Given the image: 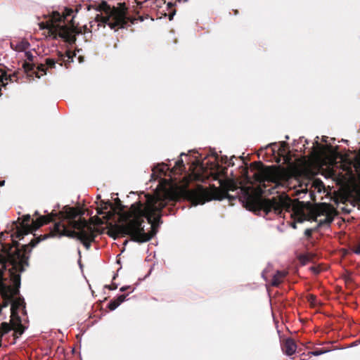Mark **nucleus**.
<instances>
[{
	"instance_id": "nucleus-1",
	"label": "nucleus",
	"mask_w": 360,
	"mask_h": 360,
	"mask_svg": "<svg viewBox=\"0 0 360 360\" xmlns=\"http://www.w3.org/2000/svg\"><path fill=\"white\" fill-rule=\"evenodd\" d=\"M170 200L167 195L156 196L149 198L145 206L140 202L132 204L122 225L124 233L134 242L149 241L158 233L154 221H157L158 226L162 223L161 212Z\"/></svg>"
},
{
	"instance_id": "nucleus-2",
	"label": "nucleus",
	"mask_w": 360,
	"mask_h": 360,
	"mask_svg": "<svg viewBox=\"0 0 360 360\" xmlns=\"http://www.w3.org/2000/svg\"><path fill=\"white\" fill-rule=\"evenodd\" d=\"M238 198L243 206L248 210L255 213L263 211L266 214L274 211L280 213L282 209V202L275 198L271 199L262 198L254 195L248 189L240 188L233 181H228L224 185L223 191H217L211 198L204 199L203 197L195 200L194 205H203L211 200H222L227 198L232 201Z\"/></svg>"
},
{
	"instance_id": "nucleus-3",
	"label": "nucleus",
	"mask_w": 360,
	"mask_h": 360,
	"mask_svg": "<svg viewBox=\"0 0 360 360\" xmlns=\"http://www.w3.org/2000/svg\"><path fill=\"white\" fill-rule=\"evenodd\" d=\"M31 216L29 214L22 216L21 221H13L12 224V230L14 231L11 234L13 245L16 248L14 254L16 260L21 265L20 273L25 271L23 265L28 266L29 254L31 252L32 249L37 246V245L42 240L48 238L49 236H45L42 239L32 240L28 244L22 245L20 248L19 243L17 239L22 240L24 236L28 235L32 231H36L44 224L49 223L52 220V216L44 217L39 215L37 220H33L32 224H30Z\"/></svg>"
},
{
	"instance_id": "nucleus-4",
	"label": "nucleus",
	"mask_w": 360,
	"mask_h": 360,
	"mask_svg": "<svg viewBox=\"0 0 360 360\" xmlns=\"http://www.w3.org/2000/svg\"><path fill=\"white\" fill-rule=\"evenodd\" d=\"M78 213L68 206L64 207L62 213V220L66 221L67 224L61 221L54 223V236L59 238L66 236L79 240L86 249L89 250L91 243L94 240L96 235L94 228L89 224L84 218L77 219Z\"/></svg>"
},
{
	"instance_id": "nucleus-5",
	"label": "nucleus",
	"mask_w": 360,
	"mask_h": 360,
	"mask_svg": "<svg viewBox=\"0 0 360 360\" xmlns=\"http://www.w3.org/2000/svg\"><path fill=\"white\" fill-rule=\"evenodd\" d=\"M97 10L103 11L105 15H97L95 18L96 21L98 22V26L108 25L111 30H115L116 27L119 29H124L127 27L128 22L134 23V20L131 19L124 9H118L117 8H111L106 1H103L98 5Z\"/></svg>"
},
{
	"instance_id": "nucleus-6",
	"label": "nucleus",
	"mask_w": 360,
	"mask_h": 360,
	"mask_svg": "<svg viewBox=\"0 0 360 360\" xmlns=\"http://www.w3.org/2000/svg\"><path fill=\"white\" fill-rule=\"evenodd\" d=\"M51 32L54 39L59 37L69 44H74L76 41V35L78 34L74 28L65 25H57L52 28Z\"/></svg>"
},
{
	"instance_id": "nucleus-7",
	"label": "nucleus",
	"mask_w": 360,
	"mask_h": 360,
	"mask_svg": "<svg viewBox=\"0 0 360 360\" xmlns=\"http://www.w3.org/2000/svg\"><path fill=\"white\" fill-rule=\"evenodd\" d=\"M296 349L297 345L294 340L291 338L286 339L282 347L283 353L287 356H291L295 352Z\"/></svg>"
},
{
	"instance_id": "nucleus-8",
	"label": "nucleus",
	"mask_w": 360,
	"mask_h": 360,
	"mask_svg": "<svg viewBox=\"0 0 360 360\" xmlns=\"http://www.w3.org/2000/svg\"><path fill=\"white\" fill-rule=\"evenodd\" d=\"M11 281L13 285V289L12 290V293L13 295L18 296L20 294V288L21 284V276L20 274H14L12 273L11 275Z\"/></svg>"
},
{
	"instance_id": "nucleus-9",
	"label": "nucleus",
	"mask_w": 360,
	"mask_h": 360,
	"mask_svg": "<svg viewBox=\"0 0 360 360\" xmlns=\"http://www.w3.org/2000/svg\"><path fill=\"white\" fill-rule=\"evenodd\" d=\"M58 56V60L61 61L60 63V66H63V63H65V66L67 67L68 64H70V63L73 62V57L70 52L63 53L60 51L57 52Z\"/></svg>"
},
{
	"instance_id": "nucleus-10",
	"label": "nucleus",
	"mask_w": 360,
	"mask_h": 360,
	"mask_svg": "<svg viewBox=\"0 0 360 360\" xmlns=\"http://www.w3.org/2000/svg\"><path fill=\"white\" fill-rule=\"evenodd\" d=\"M286 274L287 273L285 271H277L272 278L271 285L275 287L278 286Z\"/></svg>"
},
{
	"instance_id": "nucleus-11",
	"label": "nucleus",
	"mask_w": 360,
	"mask_h": 360,
	"mask_svg": "<svg viewBox=\"0 0 360 360\" xmlns=\"http://www.w3.org/2000/svg\"><path fill=\"white\" fill-rule=\"evenodd\" d=\"M333 217L330 216V215H327L326 217V218H324L323 219H321L319 222H318V226H326L327 227H329L330 224L333 222Z\"/></svg>"
},
{
	"instance_id": "nucleus-12",
	"label": "nucleus",
	"mask_w": 360,
	"mask_h": 360,
	"mask_svg": "<svg viewBox=\"0 0 360 360\" xmlns=\"http://www.w3.org/2000/svg\"><path fill=\"white\" fill-rule=\"evenodd\" d=\"M167 166L165 164H158L155 165L153 168V172H159L160 173L164 174L165 171L167 169Z\"/></svg>"
},
{
	"instance_id": "nucleus-13",
	"label": "nucleus",
	"mask_w": 360,
	"mask_h": 360,
	"mask_svg": "<svg viewBox=\"0 0 360 360\" xmlns=\"http://www.w3.org/2000/svg\"><path fill=\"white\" fill-rule=\"evenodd\" d=\"M120 306V303L117 302V301L115 300V299H113V300H111L108 304V308L110 310V311H114L118 307Z\"/></svg>"
},
{
	"instance_id": "nucleus-14",
	"label": "nucleus",
	"mask_w": 360,
	"mask_h": 360,
	"mask_svg": "<svg viewBox=\"0 0 360 360\" xmlns=\"http://www.w3.org/2000/svg\"><path fill=\"white\" fill-rule=\"evenodd\" d=\"M45 62L48 68H55L56 63L58 62V60L54 58H48L45 60Z\"/></svg>"
},
{
	"instance_id": "nucleus-15",
	"label": "nucleus",
	"mask_w": 360,
	"mask_h": 360,
	"mask_svg": "<svg viewBox=\"0 0 360 360\" xmlns=\"http://www.w3.org/2000/svg\"><path fill=\"white\" fill-rule=\"evenodd\" d=\"M15 304L18 307H25V300L21 296H19L16 300L15 301Z\"/></svg>"
},
{
	"instance_id": "nucleus-16",
	"label": "nucleus",
	"mask_w": 360,
	"mask_h": 360,
	"mask_svg": "<svg viewBox=\"0 0 360 360\" xmlns=\"http://www.w3.org/2000/svg\"><path fill=\"white\" fill-rule=\"evenodd\" d=\"M1 330L4 333H8L11 330V326L6 322L1 323Z\"/></svg>"
},
{
	"instance_id": "nucleus-17",
	"label": "nucleus",
	"mask_w": 360,
	"mask_h": 360,
	"mask_svg": "<svg viewBox=\"0 0 360 360\" xmlns=\"http://www.w3.org/2000/svg\"><path fill=\"white\" fill-rule=\"evenodd\" d=\"M25 330V328L22 326V324L20 323L17 328L15 329V333H17L18 335H21L23 334V333Z\"/></svg>"
},
{
	"instance_id": "nucleus-18",
	"label": "nucleus",
	"mask_w": 360,
	"mask_h": 360,
	"mask_svg": "<svg viewBox=\"0 0 360 360\" xmlns=\"http://www.w3.org/2000/svg\"><path fill=\"white\" fill-rule=\"evenodd\" d=\"M328 352H329V350H323V349H316V350L313 351L311 352V354L315 356H320V355L323 354L325 353H327Z\"/></svg>"
},
{
	"instance_id": "nucleus-19",
	"label": "nucleus",
	"mask_w": 360,
	"mask_h": 360,
	"mask_svg": "<svg viewBox=\"0 0 360 360\" xmlns=\"http://www.w3.org/2000/svg\"><path fill=\"white\" fill-rule=\"evenodd\" d=\"M128 294L127 295H120L117 296V299H115L118 303H120V305L124 302L127 300Z\"/></svg>"
},
{
	"instance_id": "nucleus-20",
	"label": "nucleus",
	"mask_w": 360,
	"mask_h": 360,
	"mask_svg": "<svg viewBox=\"0 0 360 360\" xmlns=\"http://www.w3.org/2000/svg\"><path fill=\"white\" fill-rule=\"evenodd\" d=\"M128 294L127 295H120L117 296V299H115L118 303H120V305L124 302L127 300Z\"/></svg>"
},
{
	"instance_id": "nucleus-21",
	"label": "nucleus",
	"mask_w": 360,
	"mask_h": 360,
	"mask_svg": "<svg viewBox=\"0 0 360 360\" xmlns=\"http://www.w3.org/2000/svg\"><path fill=\"white\" fill-rule=\"evenodd\" d=\"M128 294L127 295H120L117 296V299H115L118 303H120V305L124 302L127 300Z\"/></svg>"
},
{
	"instance_id": "nucleus-22",
	"label": "nucleus",
	"mask_w": 360,
	"mask_h": 360,
	"mask_svg": "<svg viewBox=\"0 0 360 360\" xmlns=\"http://www.w3.org/2000/svg\"><path fill=\"white\" fill-rule=\"evenodd\" d=\"M38 70L40 72H41V75L46 74V67L44 65H40L38 68Z\"/></svg>"
},
{
	"instance_id": "nucleus-23",
	"label": "nucleus",
	"mask_w": 360,
	"mask_h": 360,
	"mask_svg": "<svg viewBox=\"0 0 360 360\" xmlns=\"http://www.w3.org/2000/svg\"><path fill=\"white\" fill-rule=\"evenodd\" d=\"M299 259L303 264H305L309 260L307 255H300Z\"/></svg>"
},
{
	"instance_id": "nucleus-24",
	"label": "nucleus",
	"mask_w": 360,
	"mask_h": 360,
	"mask_svg": "<svg viewBox=\"0 0 360 360\" xmlns=\"http://www.w3.org/2000/svg\"><path fill=\"white\" fill-rule=\"evenodd\" d=\"M313 231H314V229H307L304 231V236L307 238H310L312 235Z\"/></svg>"
},
{
	"instance_id": "nucleus-25",
	"label": "nucleus",
	"mask_w": 360,
	"mask_h": 360,
	"mask_svg": "<svg viewBox=\"0 0 360 360\" xmlns=\"http://www.w3.org/2000/svg\"><path fill=\"white\" fill-rule=\"evenodd\" d=\"M175 14H176V11L175 10L172 11V12L169 14V16H168L169 20H173V18Z\"/></svg>"
},
{
	"instance_id": "nucleus-26",
	"label": "nucleus",
	"mask_w": 360,
	"mask_h": 360,
	"mask_svg": "<svg viewBox=\"0 0 360 360\" xmlns=\"http://www.w3.org/2000/svg\"><path fill=\"white\" fill-rule=\"evenodd\" d=\"M25 55L29 60L32 61L33 60V56L30 52H26Z\"/></svg>"
},
{
	"instance_id": "nucleus-27",
	"label": "nucleus",
	"mask_w": 360,
	"mask_h": 360,
	"mask_svg": "<svg viewBox=\"0 0 360 360\" xmlns=\"http://www.w3.org/2000/svg\"><path fill=\"white\" fill-rule=\"evenodd\" d=\"M105 287L108 288V289H110V290H115L117 288V285L112 284V285H106Z\"/></svg>"
},
{
	"instance_id": "nucleus-28",
	"label": "nucleus",
	"mask_w": 360,
	"mask_h": 360,
	"mask_svg": "<svg viewBox=\"0 0 360 360\" xmlns=\"http://www.w3.org/2000/svg\"><path fill=\"white\" fill-rule=\"evenodd\" d=\"M130 285H124V286H122L120 288V291L121 292H124L126 291L127 290H128L129 288H130Z\"/></svg>"
},
{
	"instance_id": "nucleus-29",
	"label": "nucleus",
	"mask_w": 360,
	"mask_h": 360,
	"mask_svg": "<svg viewBox=\"0 0 360 360\" xmlns=\"http://www.w3.org/2000/svg\"><path fill=\"white\" fill-rule=\"evenodd\" d=\"M176 165L178 166V167H181V166H184V162L182 160H179L176 162Z\"/></svg>"
},
{
	"instance_id": "nucleus-30",
	"label": "nucleus",
	"mask_w": 360,
	"mask_h": 360,
	"mask_svg": "<svg viewBox=\"0 0 360 360\" xmlns=\"http://www.w3.org/2000/svg\"><path fill=\"white\" fill-rule=\"evenodd\" d=\"M280 145L283 148H285V147L288 146V144L286 141H281L280 142Z\"/></svg>"
},
{
	"instance_id": "nucleus-31",
	"label": "nucleus",
	"mask_w": 360,
	"mask_h": 360,
	"mask_svg": "<svg viewBox=\"0 0 360 360\" xmlns=\"http://www.w3.org/2000/svg\"><path fill=\"white\" fill-rule=\"evenodd\" d=\"M354 252L356 255H360V246L354 250Z\"/></svg>"
},
{
	"instance_id": "nucleus-32",
	"label": "nucleus",
	"mask_w": 360,
	"mask_h": 360,
	"mask_svg": "<svg viewBox=\"0 0 360 360\" xmlns=\"http://www.w3.org/2000/svg\"><path fill=\"white\" fill-rule=\"evenodd\" d=\"M168 8H172L174 6V4L173 2H168L167 4Z\"/></svg>"
},
{
	"instance_id": "nucleus-33",
	"label": "nucleus",
	"mask_w": 360,
	"mask_h": 360,
	"mask_svg": "<svg viewBox=\"0 0 360 360\" xmlns=\"http://www.w3.org/2000/svg\"><path fill=\"white\" fill-rule=\"evenodd\" d=\"M266 271L264 270L262 273V277L266 281V278L264 276V274H265Z\"/></svg>"
},
{
	"instance_id": "nucleus-34",
	"label": "nucleus",
	"mask_w": 360,
	"mask_h": 360,
	"mask_svg": "<svg viewBox=\"0 0 360 360\" xmlns=\"http://www.w3.org/2000/svg\"><path fill=\"white\" fill-rule=\"evenodd\" d=\"M5 184V181L4 180H0V186H4Z\"/></svg>"
},
{
	"instance_id": "nucleus-35",
	"label": "nucleus",
	"mask_w": 360,
	"mask_h": 360,
	"mask_svg": "<svg viewBox=\"0 0 360 360\" xmlns=\"http://www.w3.org/2000/svg\"><path fill=\"white\" fill-rule=\"evenodd\" d=\"M327 139H328V137L323 136L322 141H324V142H327Z\"/></svg>"
},
{
	"instance_id": "nucleus-36",
	"label": "nucleus",
	"mask_w": 360,
	"mask_h": 360,
	"mask_svg": "<svg viewBox=\"0 0 360 360\" xmlns=\"http://www.w3.org/2000/svg\"><path fill=\"white\" fill-rule=\"evenodd\" d=\"M321 226H318V224L316 226V227H314L313 229L314 231H316L318 230L319 228H321Z\"/></svg>"
},
{
	"instance_id": "nucleus-37",
	"label": "nucleus",
	"mask_w": 360,
	"mask_h": 360,
	"mask_svg": "<svg viewBox=\"0 0 360 360\" xmlns=\"http://www.w3.org/2000/svg\"><path fill=\"white\" fill-rule=\"evenodd\" d=\"M315 299H316V297L314 296H313V295L310 296V300L314 301V300H315Z\"/></svg>"
},
{
	"instance_id": "nucleus-38",
	"label": "nucleus",
	"mask_w": 360,
	"mask_h": 360,
	"mask_svg": "<svg viewBox=\"0 0 360 360\" xmlns=\"http://www.w3.org/2000/svg\"><path fill=\"white\" fill-rule=\"evenodd\" d=\"M292 228L296 229V224H295V223H293V224H292Z\"/></svg>"
},
{
	"instance_id": "nucleus-39",
	"label": "nucleus",
	"mask_w": 360,
	"mask_h": 360,
	"mask_svg": "<svg viewBox=\"0 0 360 360\" xmlns=\"http://www.w3.org/2000/svg\"><path fill=\"white\" fill-rule=\"evenodd\" d=\"M276 143H270L268 146H276Z\"/></svg>"
},
{
	"instance_id": "nucleus-40",
	"label": "nucleus",
	"mask_w": 360,
	"mask_h": 360,
	"mask_svg": "<svg viewBox=\"0 0 360 360\" xmlns=\"http://www.w3.org/2000/svg\"><path fill=\"white\" fill-rule=\"evenodd\" d=\"M341 142H345V143H346V142H347V140L342 139V140H341Z\"/></svg>"
},
{
	"instance_id": "nucleus-41",
	"label": "nucleus",
	"mask_w": 360,
	"mask_h": 360,
	"mask_svg": "<svg viewBox=\"0 0 360 360\" xmlns=\"http://www.w3.org/2000/svg\"><path fill=\"white\" fill-rule=\"evenodd\" d=\"M285 139L286 140L289 139V136H288V135H286V136H285Z\"/></svg>"
},
{
	"instance_id": "nucleus-42",
	"label": "nucleus",
	"mask_w": 360,
	"mask_h": 360,
	"mask_svg": "<svg viewBox=\"0 0 360 360\" xmlns=\"http://www.w3.org/2000/svg\"><path fill=\"white\" fill-rule=\"evenodd\" d=\"M34 215H39V212L38 211H35Z\"/></svg>"
},
{
	"instance_id": "nucleus-43",
	"label": "nucleus",
	"mask_w": 360,
	"mask_h": 360,
	"mask_svg": "<svg viewBox=\"0 0 360 360\" xmlns=\"http://www.w3.org/2000/svg\"><path fill=\"white\" fill-rule=\"evenodd\" d=\"M281 186V184H276V187H278V186Z\"/></svg>"
},
{
	"instance_id": "nucleus-44",
	"label": "nucleus",
	"mask_w": 360,
	"mask_h": 360,
	"mask_svg": "<svg viewBox=\"0 0 360 360\" xmlns=\"http://www.w3.org/2000/svg\"><path fill=\"white\" fill-rule=\"evenodd\" d=\"M184 155H185V153H181V156Z\"/></svg>"
},
{
	"instance_id": "nucleus-45",
	"label": "nucleus",
	"mask_w": 360,
	"mask_h": 360,
	"mask_svg": "<svg viewBox=\"0 0 360 360\" xmlns=\"http://www.w3.org/2000/svg\"><path fill=\"white\" fill-rule=\"evenodd\" d=\"M78 253H79V255H80V254H81V252H80V250H78Z\"/></svg>"
},
{
	"instance_id": "nucleus-46",
	"label": "nucleus",
	"mask_w": 360,
	"mask_h": 360,
	"mask_svg": "<svg viewBox=\"0 0 360 360\" xmlns=\"http://www.w3.org/2000/svg\"><path fill=\"white\" fill-rule=\"evenodd\" d=\"M79 264L80 267H82V264L80 263L79 261Z\"/></svg>"
}]
</instances>
